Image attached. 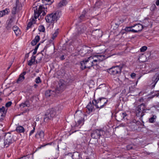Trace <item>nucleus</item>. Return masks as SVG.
<instances>
[{
	"label": "nucleus",
	"mask_w": 159,
	"mask_h": 159,
	"mask_svg": "<svg viewBox=\"0 0 159 159\" xmlns=\"http://www.w3.org/2000/svg\"><path fill=\"white\" fill-rule=\"evenodd\" d=\"M86 107L88 110L89 112H90L92 111L93 108V106L92 104L91 103V102H90L88 103Z\"/></svg>",
	"instance_id": "nucleus-23"
},
{
	"label": "nucleus",
	"mask_w": 159,
	"mask_h": 159,
	"mask_svg": "<svg viewBox=\"0 0 159 159\" xmlns=\"http://www.w3.org/2000/svg\"><path fill=\"white\" fill-rule=\"evenodd\" d=\"M10 66H11L8 67V69H9L10 68Z\"/></svg>",
	"instance_id": "nucleus-63"
},
{
	"label": "nucleus",
	"mask_w": 159,
	"mask_h": 159,
	"mask_svg": "<svg viewBox=\"0 0 159 159\" xmlns=\"http://www.w3.org/2000/svg\"><path fill=\"white\" fill-rule=\"evenodd\" d=\"M35 127H34L33 129L32 130H31L30 133V134H29L30 136L35 131Z\"/></svg>",
	"instance_id": "nucleus-43"
},
{
	"label": "nucleus",
	"mask_w": 159,
	"mask_h": 159,
	"mask_svg": "<svg viewBox=\"0 0 159 159\" xmlns=\"http://www.w3.org/2000/svg\"><path fill=\"white\" fill-rule=\"evenodd\" d=\"M157 116L155 115H153L152 117L150 118L149 121L150 123H153L154 122V120L156 119Z\"/></svg>",
	"instance_id": "nucleus-30"
},
{
	"label": "nucleus",
	"mask_w": 159,
	"mask_h": 159,
	"mask_svg": "<svg viewBox=\"0 0 159 159\" xmlns=\"http://www.w3.org/2000/svg\"><path fill=\"white\" fill-rule=\"evenodd\" d=\"M156 3L157 5H159V0H157L156 2Z\"/></svg>",
	"instance_id": "nucleus-51"
},
{
	"label": "nucleus",
	"mask_w": 159,
	"mask_h": 159,
	"mask_svg": "<svg viewBox=\"0 0 159 159\" xmlns=\"http://www.w3.org/2000/svg\"><path fill=\"white\" fill-rule=\"evenodd\" d=\"M141 78V77H140L138 79V80L136 81V85L137 84L138 82V80H139L140 78Z\"/></svg>",
	"instance_id": "nucleus-58"
},
{
	"label": "nucleus",
	"mask_w": 159,
	"mask_h": 159,
	"mask_svg": "<svg viewBox=\"0 0 159 159\" xmlns=\"http://www.w3.org/2000/svg\"><path fill=\"white\" fill-rule=\"evenodd\" d=\"M155 107L157 109L159 110V102H158L157 104L155 106Z\"/></svg>",
	"instance_id": "nucleus-49"
},
{
	"label": "nucleus",
	"mask_w": 159,
	"mask_h": 159,
	"mask_svg": "<svg viewBox=\"0 0 159 159\" xmlns=\"http://www.w3.org/2000/svg\"><path fill=\"white\" fill-rule=\"evenodd\" d=\"M7 111V108H5V107L2 106L0 108V121H2L6 116Z\"/></svg>",
	"instance_id": "nucleus-12"
},
{
	"label": "nucleus",
	"mask_w": 159,
	"mask_h": 159,
	"mask_svg": "<svg viewBox=\"0 0 159 159\" xmlns=\"http://www.w3.org/2000/svg\"><path fill=\"white\" fill-rule=\"evenodd\" d=\"M68 85L67 83L63 80H60L58 82L55 91L57 93L63 91Z\"/></svg>",
	"instance_id": "nucleus-7"
},
{
	"label": "nucleus",
	"mask_w": 159,
	"mask_h": 159,
	"mask_svg": "<svg viewBox=\"0 0 159 159\" xmlns=\"http://www.w3.org/2000/svg\"><path fill=\"white\" fill-rule=\"evenodd\" d=\"M58 29H57L56 31H55L54 33L53 34L52 36V39H54L55 38L57 37V35H58Z\"/></svg>",
	"instance_id": "nucleus-31"
},
{
	"label": "nucleus",
	"mask_w": 159,
	"mask_h": 159,
	"mask_svg": "<svg viewBox=\"0 0 159 159\" xmlns=\"http://www.w3.org/2000/svg\"><path fill=\"white\" fill-rule=\"evenodd\" d=\"M158 145L159 146V142L158 143Z\"/></svg>",
	"instance_id": "nucleus-64"
},
{
	"label": "nucleus",
	"mask_w": 159,
	"mask_h": 159,
	"mask_svg": "<svg viewBox=\"0 0 159 159\" xmlns=\"http://www.w3.org/2000/svg\"><path fill=\"white\" fill-rule=\"evenodd\" d=\"M12 104V102L11 101H9L7 102L5 105V108H7L10 107Z\"/></svg>",
	"instance_id": "nucleus-36"
},
{
	"label": "nucleus",
	"mask_w": 159,
	"mask_h": 159,
	"mask_svg": "<svg viewBox=\"0 0 159 159\" xmlns=\"http://www.w3.org/2000/svg\"><path fill=\"white\" fill-rule=\"evenodd\" d=\"M85 29V28H84V30H81V32H79L80 34L81 33H82V32H83L84 31V30Z\"/></svg>",
	"instance_id": "nucleus-57"
},
{
	"label": "nucleus",
	"mask_w": 159,
	"mask_h": 159,
	"mask_svg": "<svg viewBox=\"0 0 159 159\" xmlns=\"http://www.w3.org/2000/svg\"><path fill=\"white\" fill-rule=\"evenodd\" d=\"M82 121H83L82 119H80L79 120L77 121L78 123V124L79 125H80L81 124H82Z\"/></svg>",
	"instance_id": "nucleus-45"
},
{
	"label": "nucleus",
	"mask_w": 159,
	"mask_h": 159,
	"mask_svg": "<svg viewBox=\"0 0 159 159\" xmlns=\"http://www.w3.org/2000/svg\"><path fill=\"white\" fill-rule=\"evenodd\" d=\"M136 76V74L134 73H132L131 75V76L132 78H134Z\"/></svg>",
	"instance_id": "nucleus-47"
},
{
	"label": "nucleus",
	"mask_w": 159,
	"mask_h": 159,
	"mask_svg": "<svg viewBox=\"0 0 159 159\" xmlns=\"http://www.w3.org/2000/svg\"><path fill=\"white\" fill-rule=\"evenodd\" d=\"M43 1H46L48 2V4H51L54 2V0H42Z\"/></svg>",
	"instance_id": "nucleus-40"
},
{
	"label": "nucleus",
	"mask_w": 159,
	"mask_h": 159,
	"mask_svg": "<svg viewBox=\"0 0 159 159\" xmlns=\"http://www.w3.org/2000/svg\"><path fill=\"white\" fill-rule=\"evenodd\" d=\"M91 11L90 9H86L84 10L82 14L79 17L80 22L84 21L88 18L89 16Z\"/></svg>",
	"instance_id": "nucleus-9"
},
{
	"label": "nucleus",
	"mask_w": 159,
	"mask_h": 159,
	"mask_svg": "<svg viewBox=\"0 0 159 159\" xmlns=\"http://www.w3.org/2000/svg\"><path fill=\"white\" fill-rule=\"evenodd\" d=\"M145 58V55H142L139 57V60L140 61L144 62L145 61V60H143V58Z\"/></svg>",
	"instance_id": "nucleus-35"
},
{
	"label": "nucleus",
	"mask_w": 159,
	"mask_h": 159,
	"mask_svg": "<svg viewBox=\"0 0 159 159\" xmlns=\"http://www.w3.org/2000/svg\"><path fill=\"white\" fill-rule=\"evenodd\" d=\"M40 32H44L45 31V28L43 25H40L38 28Z\"/></svg>",
	"instance_id": "nucleus-32"
},
{
	"label": "nucleus",
	"mask_w": 159,
	"mask_h": 159,
	"mask_svg": "<svg viewBox=\"0 0 159 159\" xmlns=\"http://www.w3.org/2000/svg\"><path fill=\"white\" fill-rule=\"evenodd\" d=\"M126 148L127 150H129L133 149V146L132 145H128L126 146Z\"/></svg>",
	"instance_id": "nucleus-41"
},
{
	"label": "nucleus",
	"mask_w": 159,
	"mask_h": 159,
	"mask_svg": "<svg viewBox=\"0 0 159 159\" xmlns=\"http://www.w3.org/2000/svg\"><path fill=\"white\" fill-rule=\"evenodd\" d=\"M20 9H21V7L20 6L19 7L18 9H16V7H14L12 11V13L15 15Z\"/></svg>",
	"instance_id": "nucleus-27"
},
{
	"label": "nucleus",
	"mask_w": 159,
	"mask_h": 159,
	"mask_svg": "<svg viewBox=\"0 0 159 159\" xmlns=\"http://www.w3.org/2000/svg\"><path fill=\"white\" fill-rule=\"evenodd\" d=\"M2 94V92H0V95H1V94Z\"/></svg>",
	"instance_id": "nucleus-61"
},
{
	"label": "nucleus",
	"mask_w": 159,
	"mask_h": 159,
	"mask_svg": "<svg viewBox=\"0 0 159 159\" xmlns=\"http://www.w3.org/2000/svg\"><path fill=\"white\" fill-rule=\"evenodd\" d=\"M39 45H40V43H39L36 46H38V48Z\"/></svg>",
	"instance_id": "nucleus-60"
},
{
	"label": "nucleus",
	"mask_w": 159,
	"mask_h": 159,
	"mask_svg": "<svg viewBox=\"0 0 159 159\" xmlns=\"http://www.w3.org/2000/svg\"><path fill=\"white\" fill-rule=\"evenodd\" d=\"M67 3V2L66 0H61L59 2L57 5V7L58 8H61L63 7L66 6Z\"/></svg>",
	"instance_id": "nucleus-19"
},
{
	"label": "nucleus",
	"mask_w": 159,
	"mask_h": 159,
	"mask_svg": "<svg viewBox=\"0 0 159 159\" xmlns=\"http://www.w3.org/2000/svg\"><path fill=\"white\" fill-rule=\"evenodd\" d=\"M53 91L50 90H47L45 93V95L46 97H49L52 93Z\"/></svg>",
	"instance_id": "nucleus-28"
},
{
	"label": "nucleus",
	"mask_w": 159,
	"mask_h": 159,
	"mask_svg": "<svg viewBox=\"0 0 159 159\" xmlns=\"http://www.w3.org/2000/svg\"><path fill=\"white\" fill-rule=\"evenodd\" d=\"M16 130L18 132L23 133L25 131V129L23 126H18L17 127Z\"/></svg>",
	"instance_id": "nucleus-22"
},
{
	"label": "nucleus",
	"mask_w": 159,
	"mask_h": 159,
	"mask_svg": "<svg viewBox=\"0 0 159 159\" xmlns=\"http://www.w3.org/2000/svg\"><path fill=\"white\" fill-rule=\"evenodd\" d=\"M26 71H24L20 75L19 78L17 80V83H19L21 82L24 80V75L26 74Z\"/></svg>",
	"instance_id": "nucleus-16"
},
{
	"label": "nucleus",
	"mask_w": 159,
	"mask_h": 159,
	"mask_svg": "<svg viewBox=\"0 0 159 159\" xmlns=\"http://www.w3.org/2000/svg\"><path fill=\"white\" fill-rule=\"evenodd\" d=\"M30 106V103L28 100H27L25 102L22 103L20 104V107L23 108L25 107H29Z\"/></svg>",
	"instance_id": "nucleus-17"
},
{
	"label": "nucleus",
	"mask_w": 159,
	"mask_h": 159,
	"mask_svg": "<svg viewBox=\"0 0 159 159\" xmlns=\"http://www.w3.org/2000/svg\"><path fill=\"white\" fill-rule=\"evenodd\" d=\"M102 1L99 0L95 4V7L98 8L100 7L102 5Z\"/></svg>",
	"instance_id": "nucleus-29"
},
{
	"label": "nucleus",
	"mask_w": 159,
	"mask_h": 159,
	"mask_svg": "<svg viewBox=\"0 0 159 159\" xmlns=\"http://www.w3.org/2000/svg\"><path fill=\"white\" fill-rule=\"evenodd\" d=\"M60 59L61 60H63V59H64V55L61 56V57H60Z\"/></svg>",
	"instance_id": "nucleus-52"
},
{
	"label": "nucleus",
	"mask_w": 159,
	"mask_h": 159,
	"mask_svg": "<svg viewBox=\"0 0 159 159\" xmlns=\"http://www.w3.org/2000/svg\"><path fill=\"white\" fill-rule=\"evenodd\" d=\"M103 131L101 129H96L94 130L91 134L92 138L94 139H99L102 134H103Z\"/></svg>",
	"instance_id": "nucleus-10"
},
{
	"label": "nucleus",
	"mask_w": 159,
	"mask_h": 159,
	"mask_svg": "<svg viewBox=\"0 0 159 159\" xmlns=\"http://www.w3.org/2000/svg\"><path fill=\"white\" fill-rule=\"evenodd\" d=\"M156 7V6L155 5H152V6L151 7L150 9L151 11H153L154 10V9Z\"/></svg>",
	"instance_id": "nucleus-48"
},
{
	"label": "nucleus",
	"mask_w": 159,
	"mask_h": 159,
	"mask_svg": "<svg viewBox=\"0 0 159 159\" xmlns=\"http://www.w3.org/2000/svg\"><path fill=\"white\" fill-rule=\"evenodd\" d=\"M37 6L34 7L33 9L34 11L33 15L35 19L38 17L40 15L41 17L42 16H45L47 12V9L46 6L45 7L43 6H40L38 10H37Z\"/></svg>",
	"instance_id": "nucleus-2"
},
{
	"label": "nucleus",
	"mask_w": 159,
	"mask_h": 159,
	"mask_svg": "<svg viewBox=\"0 0 159 159\" xmlns=\"http://www.w3.org/2000/svg\"><path fill=\"white\" fill-rule=\"evenodd\" d=\"M1 101H2V99L1 98H0V102Z\"/></svg>",
	"instance_id": "nucleus-62"
},
{
	"label": "nucleus",
	"mask_w": 159,
	"mask_h": 159,
	"mask_svg": "<svg viewBox=\"0 0 159 159\" xmlns=\"http://www.w3.org/2000/svg\"><path fill=\"white\" fill-rule=\"evenodd\" d=\"M35 56L33 55L32 56L30 60L28 61V65L29 66H31L34 64L35 62Z\"/></svg>",
	"instance_id": "nucleus-21"
},
{
	"label": "nucleus",
	"mask_w": 159,
	"mask_h": 159,
	"mask_svg": "<svg viewBox=\"0 0 159 159\" xmlns=\"http://www.w3.org/2000/svg\"><path fill=\"white\" fill-rule=\"evenodd\" d=\"M38 48V46H36L35 49H34V51L33 52V54L34 55L36 54L37 52V50Z\"/></svg>",
	"instance_id": "nucleus-42"
},
{
	"label": "nucleus",
	"mask_w": 159,
	"mask_h": 159,
	"mask_svg": "<svg viewBox=\"0 0 159 159\" xmlns=\"http://www.w3.org/2000/svg\"><path fill=\"white\" fill-rule=\"evenodd\" d=\"M149 24V21L148 19H145L143 20V25H142L143 26V28L148 26Z\"/></svg>",
	"instance_id": "nucleus-26"
},
{
	"label": "nucleus",
	"mask_w": 159,
	"mask_h": 159,
	"mask_svg": "<svg viewBox=\"0 0 159 159\" xmlns=\"http://www.w3.org/2000/svg\"><path fill=\"white\" fill-rule=\"evenodd\" d=\"M29 111V110L28 109H26L24 112H28Z\"/></svg>",
	"instance_id": "nucleus-56"
},
{
	"label": "nucleus",
	"mask_w": 159,
	"mask_h": 159,
	"mask_svg": "<svg viewBox=\"0 0 159 159\" xmlns=\"http://www.w3.org/2000/svg\"><path fill=\"white\" fill-rule=\"evenodd\" d=\"M40 39L39 36L38 35H37L35 36L34 40L36 42H38Z\"/></svg>",
	"instance_id": "nucleus-38"
},
{
	"label": "nucleus",
	"mask_w": 159,
	"mask_h": 159,
	"mask_svg": "<svg viewBox=\"0 0 159 159\" xmlns=\"http://www.w3.org/2000/svg\"><path fill=\"white\" fill-rule=\"evenodd\" d=\"M37 43V42H35V41L33 40L31 42V44L33 46H34Z\"/></svg>",
	"instance_id": "nucleus-46"
},
{
	"label": "nucleus",
	"mask_w": 159,
	"mask_h": 159,
	"mask_svg": "<svg viewBox=\"0 0 159 159\" xmlns=\"http://www.w3.org/2000/svg\"><path fill=\"white\" fill-rule=\"evenodd\" d=\"M61 15V12L57 11L55 13L48 15L45 17V20L47 22L52 23L56 22L59 18Z\"/></svg>",
	"instance_id": "nucleus-3"
},
{
	"label": "nucleus",
	"mask_w": 159,
	"mask_h": 159,
	"mask_svg": "<svg viewBox=\"0 0 159 159\" xmlns=\"http://www.w3.org/2000/svg\"><path fill=\"white\" fill-rule=\"evenodd\" d=\"M108 57L104 55H92L80 62L81 67L82 69L89 68L94 65H96Z\"/></svg>",
	"instance_id": "nucleus-1"
},
{
	"label": "nucleus",
	"mask_w": 159,
	"mask_h": 159,
	"mask_svg": "<svg viewBox=\"0 0 159 159\" xmlns=\"http://www.w3.org/2000/svg\"><path fill=\"white\" fill-rule=\"evenodd\" d=\"M9 11V9L7 8H6L3 10L1 11H0V17H2L3 16L8 14Z\"/></svg>",
	"instance_id": "nucleus-20"
},
{
	"label": "nucleus",
	"mask_w": 159,
	"mask_h": 159,
	"mask_svg": "<svg viewBox=\"0 0 159 159\" xmlns=\"http://www.w3.org/2000/svg\"><path fill=\"white\" fill-rule=\"evenodd\" d=\"M35 82L37 84H39L41 82V81L39 77H37L35 80Z\"/></svg>",
	"instance_id": "nucleus-37"
},
{
	"label": "nucleus",
	"mask_w": 159,
	"mask_h": 159,
	"mask_svg": "<svg viewBox=\"0 0 159 159\" xmlns=\"http://www.w3.org/2000/svg\"><path fill=\"white\" fill-rule=\"evenodd\" d=\"M19 6L21 7V5L20 4L19 0H16V6L14 7H16V9H18Z\"/></svg>",
	"instance_id": "nucleus-34"
},
{
	"label": "nucleus",
	"mask_w": 159,
	"mask_h": 159,
	"mask_svg": "<svg viewBox=\"0 0 159 159\" xmlns=\"http://www.w3.org/2000/svg\"><path fill=\"white\" fill-rule=\"evenodd\" d=\"M147 48L145 46H144L142 47L140 49V51L141 52H143L145 51L147 49Z\"/></svg>",
	"instance_id": "nucleus-39"
},
{
	"label": "nucleus",
	"mask_w": 159,
	"mask_h": 159,
	"mask_svg": "<svg viewBox=\"0 0 159 159\" xmlns=\"http://www.w3.org/2000/svg\"><path fill=\"white\" fill-rule=\"evenodd\" d=\"M107 100L104 98H99L98 100H94L93 101V104L97 108H102L107 103Z\"/></svg>",
	"instance_id": "nucleus-4"
},
{
	"label": "nucleus",
	"mask_w": 159,
	"mask_h": 159,
	"mask_svg": "<svg viewBox=\"0 0 159 159\" xmlns=\"http://www.w3.org/2000/svg\"><path fill=\"white\" fill-rule=\"evenodd\" d=\"M145 105L142 103L138 107V109L136 111V115L138 116H143V113L145 110Z\"/></svg>",
	"instance_id": "nucleus-11"
},
{
	"label": "nucleus",
	"mask_w": 159,
	"mask_h": 159,
	"mask_svg": "<svg viewBox=\"0 0 159 159\" xmlns=\"http://www.w3.org/2000/svg\"><path fill=\"white\" fill-rule=\"evenodd\" d=\"M44 136V132L42 130L38 131L35 135L37 139H40V140H42L43 139Z\"/></svg>",
	"instance_id": "nucleus-15"
},
{
	"label": "nucleus",
	"mask_w": 159,
	"mask_h": 159,
	"mask_svg": "<svg viewBox=\"0 0 159 159\" xmlns=\"http://www.w3.org/2000/svg\"><path fill=\"white\" fill-rule=\"evenodd\" d=\"M77 112L78 111H76V113H75V117L76 118H77Z\"/></svg>",
	"instance_id": "nucleus-53"
},
{
	"label": "nucleus",
	"mask_w": 159,
	"mask_h": 159,
	"mask_svg": "<svg viewBox=\"0 0 159 159\" xmlns=\"http://www.w3.org/2000/svg\"><path fill=\"white\" fill-rule=\"evenodd\" d=\"M37 85L36 84H35L34 85V86L35 87V88H36L37 87Z\"/></svg>",
	"instance_id": "nucleus-59"
},
{
	"label": "nucleus",
	"mask_w": 159,
	"mask_h": 159,
	"mask_svg": "<svg viewBox=\"0 0 159 159\" xmlns=\"http://www.w3.org/2000/svg\"><path fill=\"white\" fill-rule=\"evenodd\" d=\"M11 27L10 25L9 24L7 26V28L8 30Z\"/></svg>",
	"instance_id": "nucleus-50"
},
{
	"label": "nucleus",
	"mask_w": 159,
	"mask_h": 159,
	"mask_svg": "<svg viewBox=\"0 0 159 159\" xmlns=\"http://www.w3.org/2000/svg\"><path fill=\"white\" fill-rule=\"evenodd\" d=\"M29 57V53L25 55V57L28 58Z\"/></svg>",
	"instance_id": "nucleus-54"
},
{
	"label": "nucleus",
	"mask_w": 159,
	"mask_h": 159,
	"mask_svg": "<svg viewBox=\"0 0 159 159\" xmlns=\"http://www.w3.org/2000/svg\"><path fill=\"white\" fill-rule=\"evenodd\" d=\"M122 68V66H121L113 67L109 70L108 72L110 74L113 75H118L121 73Z\"/></svg>",
	"instance_id": "nucleus-6"
},
{
	"label": "nucleus",
	"mask_w": 159,
	"mask_h": 159,
	"mask_svg": "<svg viewBox=\"0 0 159 159\" xmlns=\"http://www.w3.org/2000/svg\"><path fill=\"white\" fill-rule=\"evenodd\" d=\"M159 80V75L157 74H156L153 77L152 79L153 81L151 85L152 88H154L155 85Z\"/></svg>",
	"instance_id": "nucleus-14"
},
{
	"label": "nucleus",
	"mask_w": 159,
	"mask_h": 159,
	"mask_svg": "<svg viewBox=\"0 0 159 159\" xmlns=\"http://www.w3.org/2000/svg\"><path fill=\"white\" fill-rule=\"evenodd\" d=\"M56 114V111L54 108L48 110L44 116V121L45 122H47L49 120H51L54 117Z\"/></svg>",
	"instance_id": "nucleus-5"
},
{
	"label": "nucleus",
	"mask_w": 159,
	"mask_h": 159,
	"mask_svg": "<svg viewBox=\"0 0 159 159\" xmlns=\"http://www.w3.org/2000/svg\"><path fill=\"white\" fill-rule=\"evenodd\" d=\"M132 28H133L132 26L129 27H126L125 30L126 31H132L133 32L132 30H133V29H132Z\"/></svg>",
	"instance_id": "nucleus-33"
},
{
	"label": "nucleus",
	"mask_w": 159,
	"mask_h": 159,
	"mask_svg": "<svg viewBox=\"0 0 159 159\" xmlns=\"http://www.w3.org/2000/svg\"><path fill=\"white\" fill-rule=\"evenodd\" d=\"M12 29L16 36H18L19 34H20V30L17 26H14L12 27Z\"/></svg>",
	"instance_id": "nucleus-18"
},
{
	"label": "nucleus",
	"mask_w": 159,
	"mask_h": 159,
	"mask_svg": "<svg viewBox=\"0 0 159 159\" xmlns=\"http://www.w3.org/2000/svg\"><path fill=\"white\" fill-rule=\"evenodd\" d=\"M35 23V20L33 18H31V20L30 21V22L28 23L27 27V30H28L30 28H31L32 25L33 24H34Z\"/></svg>",
	"instance_id": "nucleus-24"
},
{
	"label": "nucleus",
	"mask_w": 159,
	"mask_h": 159,
	"mask_svg": "<svg viewBox=\"0 0 159 159\" xmlns=\"http://www.w3.org/2000/svg\"><path fill=\"white\" fill-rule=\"evenodd\" d=\"M121 116H122L123 118L124 119L127 116V114L125 113H123L121 114Z\"/></svg>",
	"instance_id": "nucleus-44"
},
{
	"label": "nucleus",
	"mask_w": 159,
	"mask_h": 159,
	"mask_svg": "<svg viewBox=\"0 0 159 159\" xmlns=\"http://www.w3.org/2000/svg\"><path fill=\"white\" fill-rule=\"evenodd\" d=\"M12 21V19L11 18L10 19V20L9 21V23H11Z\"/></svg>",
	"instance_id": "nucleus-55"
},
{
	"label": "nucleus",
	"mask_w": 159,
	"mask_h": 159,
	"mask_svg": "<svg viewBox=\"0 0 159 159\" xmlns=\"http://www.w3.org/2000/svg\"><path fill=\"white\" fill-rule=\"evenodd\" d=\"M12 135L9 133L6 134L4 139V146L7 147L12 143Z\"/></svg>",
	"instance_id": "nucleus-8"
},
{
	"label": "nucleus",
	"mask_w": 159,
	"mask_h": 159,
	"mask_svg": "<svg viewBox=\"0 0 159 159\" xmlns=\"http://www.w3.org/2000/svg\"><path fill=\"white\" fill-rule=\"evenodd\" d=\"M132 27L134 28L132 30L134 33H137L140 31L143 28V25L139 24L135 25L133 26Z\"/></svg>",
	"instance_id": "nucleus-13"
},
{
	"label": "nucleus",
	"mask_w": 159,
	"mask_h": 159,
	"mask_svg": "<svg viewBox=\"0 0 159 159\" xmlns=\"http://www.w3.org/2000/svg\"><path fill=\"white\" fill-rule=\"evenodd\" d=\"M80 154L78 152L74 153L72 156V157L73 159H80Z\"/></svg>",
	"instance_id": "nucleus-25"
}]
</instances>
